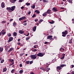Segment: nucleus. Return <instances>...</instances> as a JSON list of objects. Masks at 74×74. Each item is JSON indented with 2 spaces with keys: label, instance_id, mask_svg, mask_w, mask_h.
<instances>
[{
  "label": "nucleus",
  "instance_id": "1",
  "mask_svg": "<svg viewBox=\"0 0 74 74\" xmlns=\"http://www.w3.org/2000/svg\"><path fill=\"white\" fill-rule=\"evenodd\" d=\"M36 55H32L30 56L31 58L32 59H35L37 58Z\"/></svg>",
  "mask_w": 74,
  "mask_h": 74
},
{
  "label": "nucleus",
  "instance_id": "2",
  "mask_svg": "<svg viewBox=\"0 0 74 74\" xmlns=\"http://www.w3.org/2000/svg\"><path fill=\"white\" fill-rule=\"evenodd\" d=\"M68 33V32L67 31H65V32H62L63 34L62 36L63 37H66V35Z\"/></svg>",
  "mask_w": 74,
  "mask_h": 74
},
{
  "label": "nucleus",
  "instance_id": "3",
  "mask_svg": "<svg viewBox=\"0 0 74 74\" xmlns=\"http://www.w3.org/2000/svg\"><path fill=\"white\" fill-rule=\"evenodd\" d=\"M38 56H39L40 57H42L44 56V54L42 53H39L37 54Z\"/></svg>",
  "mask_w": 74,
  "mask_h": 74
},
{
  "label": "nucleus",
  "instance_id": "4",
  "mask_svg": "<svg viewBox=\"0 0 74 74\" xmlns=\"http://www.w3.org/2000/svg\"><path fill=\"white\" fill-rule=\"evenodd\" d=\"M47 39H50V40H53L52 36L51 35L48 36L47 38Z\"/></svg>",
  "mask_w": 74,
  "mask_h": 74
},
{
  "label": "nucleus",
  "instance_id": "5",
  "mask_svg": "<svg viewBox=\"0 0 74 74\" xmlns=\"http://www.w3.org/2000/svg\"><path fill=\"white\" fill-rule=\"evenodd\" d=\"M13 40V38L12 37H10L9 38V40L8 41V42H11V41H12Z\"/></svg>",
  "mask_w": 74,
  "mask_h": 74
},
{
  "label": "nucleus",
  "instance_id": "6",
  "mask_svg": "<svg viewBox=\"0 0 74 74\" xmlns=\"http://www.w3.org/2000/svg\"><path fill=\"white\" fill-rule=\"evenodd\" d=\"M18 32L20 34H22L24 33V31H23V30H19L18 31Z\"/></svg>",
  "mask_w": 74,
  "mask_h": 74
},
{
  "label": "nucleus",
  "instance_id": "7",
  "mask_svg": "<svg viewBox=\"0 0 74 74\" xmlns=\"http://www.w3.org/2000/svg\"><path fill=\"white\" fill-rule=\"evenodd\" d=\"M15 9V6H13L11 7V11H13L14 10V9Z\"/></svg>",
  "mask_w": 74,
  "mask_h": 74
},
{
  "label": "nucleus",
  "instance_id": "8",
  "mask_svg": "<svg viewBox=\"0 0 74 74\" xmlns=\"http://www.w3.org/2000/svg\"><path fill=\"white\" fill-rule=\"evenodd\" d=\"M53 11L54 12H56V11H58V10H57L56 8L54 7L53 8Z\"/></svg>",
  "mask_w": 74,
  "mask_h": 74
},
{
  "label": "nucleus",
  "instance_id": "9",
  "mask_svg": "<svg viewBox=\"0 0 74 74\" xmlns=\"http://www.w3.org/2000/svg\"><path fill=\"white\" fill-rule=\"evenodd\" d=\"M45 70L46 71V72H48V71H49V70H50V68H48V67H47L45 68Z\"/></svg>",
  "mask_w": 74,
  "mask_h": 74
},
{
  "label": "nucleus",
  "instance_id": "10",
  "mask_svg": "<svg viewBox=\"0 0 74 74\" xmlns=\"http://www.w3.org/2000/svg\"><path fill=\"white\" fill-rule=\"evenodd\" d=\"M25 18L26 17L25 16H23L21 18H20L19 19V21H22V20H23V19H25Z\"/></svg>",
  "mask_w": 74,
  "mask_h": 74
},
{
  "label": "nucleus",
  "instance_id": "11",
  "mask_svg": "<svg viewBox=\"0 0 74 74\" xmlns=\"http://www.w3.org/2000/svg\"><path fill=\"white\" fill-rule=\"evenodd\" d=\"M1 7L2 8H4L5 7V4L4 3L2 2L1 4Z\"/></svg>",
  "mask_w": 74,
  "mask_h": 74
},
{
  "label": "nucleus",
  "instance_id": "12",
  "mask_svg": "<svg viewBox=\"0 0 74 74\" xmlns=\"http://www.w3.org/2000/svg\"><path fill=\"white\" fill-rule=\"evenodd\" d=\"M47 14H51V10H49L47 11Z\"/></svg>",
  "mask_w": 74,
  "mask_h": 74
},
{
  "label": "nucleus",
  "instance_id": "13",
  "mask_svg": "<svg viewBox=\"0 0 74 74\" xmlns=\"http://www.w3.org/2000/svg\"><path fill=\"white\" fill-rule=\"evenodd\" d=\"M17 0H11L10 1V2L12 3H15V1H16Z\"/></svg>",
  "mask_w": 74,
  "mask_h": 74
},
{
  "label": "nucleus",
  "instance_id": "14",
  "mask_svg": "<svg viewBox=\"0 0 74 74\" xmlns=\"http://www.w3.org/2000/svg\"><path fill=\"white\" fill-rule=\"evenodd\" d=\"M37 27V26H35L34 27L33 30L34 32H35L36 30V28Z\"/></svg>",
  "mask_w": 74,
  "mask_h": 74
},
{
  "label": "nucleus",
  "instance_id": "15",
  "mask_svg": "<svg viewBox=\"0 0 74 74\" xmlns=\"http://www.w3.org/2000/svg\"><path fill=\"white\" fill-rule=\"evenodd\" d=\"M6 10H8L9 11H11V8L10 7H7Z\"/></svg>",
  "mask_w": 74,
  "mask_h": 74
},
{
  "label": "nucleus",
  "instance_id": "16",
  "mask_svg": "<svg viewBox=\"0 0 74 74\" xmlns=\"http://www.w3.org/2000/svg\"><path fill=\"white\" fill-rule=\"evenodd\" d=\"M61 69H62V68L61 66H59L57 67V70H61Z\"/></svg>",
  "mask_w": 74,
  "mask_h": 74
},
{
  "label": "nucleus",
  "instance_id": "17",
  "mask_svg": "<svg viewBox=\"0 0 74 74\" xmlns=\"http://www.w3.org/2000/svg\"><path fill=\"white\" fill-rule=\"evenodd\" d=\"M16 35H17V33L16 32H14L13 33V36L15 37V36H16Z\"/></svg>",
  "mask_w": 74,
  "mask_h": 74
},
{
  "label": "nucleus",
  "instance_id": "18",
  "mask_svg": "<svg viewBox=\"0 0 74 74\" xmlns=\"http://www.w3.org/2000/svg\"><path fill=\"white\" fill-rule=\"evenodd\" d=\"M3 51V48L0 47V53H1V51Z\"/></svg>",
  "mask_w": 74,
  "mask_h": 74
},
{
  "label": "nucleus",
  "instance_id": "19",
  "mask_svg": "<svg viewBox=\"0 0 74 74\" xmlns=\"http://www.w3.org/2000/svg\"><path fill=\"white\" fill-rule=\"evenodd\" d=\"M12 50H13V48H11L8 50V52H10V51H12Z\"/></svg>",
  "mask_w": 74,
  "mask_h": 74
},
{
  "label": "nucleus",
  "instance_id": "20",
  "mask_svg": "<svg viewBox=\"0 0 74 74\" xmlns=\"http://www.w3.org/2000/svg\"><path fill=\"white\" fill-rule=\"evenodd\" d=\"M47 12H46L44 13H43L42 14V15L43 16H45V15H47Z\"/></svg>",
  "mask_w": 74,
  "mask_h": 74
},
{
  "label": "nucleus",
  "instance_id": "21",
  "mask_svg": "<svg viewBox=\"0 0 74 74\" xmlns=\"http://www.w3.org/2000/svg\"><path fill=\"white\" fill-rule=\"evenodd\" d=\"M54 21H50L49 22V23H50L51 24H53V23H54Z\"/></svg>",
  "mask_w": 74,
  "mask_h": 74
},
{
  "label": "nucleus",
  "instance_id": "22",
  "mask_svg": "<svg viewBox=\"0 0 74 74\" xmlns=\"http://www.w3.org/2000/svg\"><path fill=\"white\" fill-rule=\"evenodd\" d=\"M31 7L33 8V9H34L35 8V5H34L31 6Z\"/></svg>",
  "mask_w": 74,
  "mask_h": 74
},
{
  "label": "nucleus",
  "instance_id": "23",
  "mask_svg": "<svg viewBox=\"0 0 74 74\" xmlns=\"http://www.w3.org/2000/svg\"><path fill=\"white\" fill-rule=\"evenodd\" d=\"M11 62L12 63V64H14V60L12 59L11 60Z\"/></svg>",
  "mask_w": 74,
  "mask_h": 74
},
{
  "label": "nucleus",
  "instance_id": "24",
  "mask_svg": "<svg viewBox=\"0 0 74 74\" xmlns=\"http://www.w3.org/2000/svg\"><path fill=\"white\" fill-rule=\"evenodd\" d=\"M42 21H43V20L42 19H41L39 21V23H40H40H41V22H42Z\"/></svg>",
  "mask_w": 74,
  "mask_h": 74
},
{
  "label": "nucleus",
  "instance_id": "25",
  "mask_svg": "<svg viewBox=\"0 0 74 74\" xmlns=\"http://www.w3.org/2000/svg\"><path fill=\"white\" fill-rule=\"evenodd\" d=\"M30 37H27V38H26V40H29V39H30Z\"/></svg>",
  "mask_w": 74,
  "mask_h": 74
},
{
  "label": "nucleus",
  "instance_id": "26",
  "mask_svg": "<svg viewBox=\"0 0 74 74\" xmlns=\"http://www.w3.org/2000/svg\"><path fill=\"white\" fill-rule=\"evenodd\" d=\"M23 70H21L19 71V73H20L21 74V73H23Z\"/></svg>",
  "mask_w": 74,
  "mask_h": 74
},
{
  "label": "nucleus",
  "instance_id": "27",
  "mask_svg": "<svg viewBox=\"0 0 74 74\" xmlns=\"http://www.w3.org/2000/svg\"><path fill=\"white\" fill-rule=\"evenodd\" d=\"M14 71H15V69H12L11 71V73H14Z\"/></svg>",
  "mask_w": 74,
  "mask_h": 74
},
{
  "label": "nucleus",
  "instance_id": "28",
  "mask_svg": "<svg viewBox=\"0 0 74 74\" xmlns=\"http://www.w3.org/2000/svg\"><path fill=\"white\" fill-rule=\"evenodd\" d=\"M62 50H63V51H64V49H63L62 48H61L60 49V51H62Z\"/></svg>",
  "mask_w": 74,
  "mask_h": 74
},
{
  "label": "nucleus",
  "instance_id": "29",
  "mask_svg": "<svg viewBox=\"0 0 74 74\" xmlns=\"http://www.w3.org/2000/svg\"><path fill=\"white\" fill-rule=\"evenodd\" d=\"M35 12H36V13H37V14H39L40 13V11H38V10H36L35 11Z\"/></svg>",
  "mask_w": 74,
  "mask_h": 74
},
{
  "label": "nucleus",
  "instance_id": "30",
  "mask_svg": "<svg viewBox=\"0 0 74 74\" xmlns=\"http://www.w3.org/2000/svg\"><path fill=\"white\" fill-rule=\"evenodd\" d=\"M43 1L44 2V3H47V2H48V1H46L45 0H43Z\"/></svg>",
  "mask_w": 74,
  "mask_h": 74
},
{
  "label": "nucleus",
  "instance_id": "31",
  "mask_svg": "<svg viewBox=\"0 0 74 74\" xmlns=\"http://www.w3.org/2000/svg\"><path fill=\"white\" fill-rule=\"evenodd\" d=\"M40 69H41V70H42L43 71H44V70H45V69H44L43 68L41 67L40 68Z\"/></svg>",
  "mask_w": 74,
  "mask_h": 74
},
{
  "label": "nucleus",
  "instance_id": "32",
  "mask_svg": "<svg viewBox=\"0 0 74 74\" xmlns=\"http://www.w3.org/2000/svg\"><path fill=\"white\" fill-rule=\"evenodd\" d=\"M3 71L5 72L6 71H7V69L6 68L3 69Z\"/></svg>",
  "mask_w": 74,
  "mask_h": 74
},
{
  "label": "nucleus",
  "instance_id": "33",
  "mask_svg": "<svg viewBox=\"0 0 74 74\" xmlns=\"http://www.w3.org/2000/svg\"><path fill=\"white\" fill-rule=\"evenodd\" d=\"M25 4L26 5L28 6V5H30V3H26Z\"/></svg>",
  "mask_w": 74,
  "mask_h": 74
},
{
  "label": "nucleus",
  "instance_id": "34",
  "mask_svg": "<svg viewBox=\"0 0 74 74\" xmlns=\"http://www.w3.org/2000/svg\"><path fill=\"white\" fill-rule=\"evenodd\" d=\"M6 23V21H3L2 22V23Z\"/></svg>",
  "mask_w": 74,
  "mask_h": 74
},
{
  "label": "nucleus",
  "instance_id": "35",
  "mask_svg": "<svg viewBox=\"0 0 74 74\" xmlns=\"http://www.w3.org/2000/svg\"><path fill=\"white\" fill-rule=\"evenodd\" d=\"M38 45H34V48H36V47H38Z\"/></svg>",
  "mask_w": 74,
  "mask_h": 74
},
{
  "label": "nucleus",
  "instance_id": "36",
  "mask_svg": "<svg viewBox=\"0 0 74 74\" xmlns=\"http://www.w3.org/2000/svg\"><path fill=\"white\" fill-rule=\"evenodd\" d=\"M1 33H2V35H4L6 33V32H2Z\"/></svg>",
  "mask_w": 74,
  "mask_h": 74
},
{
  "label": "nucleus",
  "instance_id": "37",
  "mask_svg": "<svg viewBox=\"0 0 74 74\" xmlns=\"http://www.w3.org/2000/svg\"><path fill=\"white\" fill-rule=\"evenodd\" d=\"M33 63V61H30L29 62V63H30V64H32V63Z\"/></svg>",
  "mask_w": 74,
  "mask_h": 74
},
{
  "label": "nucleus",
  "instance_id": "38",
  "mask_svg": "<svg viewBox=\"0 0 74 74\" xmlns=\"http://www.w3.org/2000/svg\"><path fill=\"white\" fill-rule=\"evenodd\" d=\"M64 56H63L60 58V59H64Z\"/></svg>",
  "mask_w": 74,
  "mask_h": 74
},
{
  "label": "nucleus",
  "instance_id": "39",
  "mask_svg": "<svg viewBox=\"0 0 74 74\" xmlns=\"http://www.w3.org/2000/svg\"><path fill=\"white\" fill-rule=\"evenodd\" d=\"M4 60H2L1 62V63H3L4 62Z\"/></svg>",
  "mask_w": 74,
  "mask_h": 74
},
{
  "label": "nucleus",
  "instance_id": "40",
  "mask_svg": "<svg viewBox=\"0 0 74 74\" xmlns=\"http://www.w3.org/2000/svg\"><path fill=\"white\" fill-rule=\"evenodd\" d=\"M27 64H29V63H30V61H26V62Z\"/></svg>",
  "mask_w": 74,
  "mask_h": 74
},
{
  "label": "nucleus",
  "instance_id": "41",
  "mask_svg": "<svg viewBox=\"0 0 74 74\" xmlns=\"http://www.w3.org/2000/svg\"><path fill=\"white\" fill-rule=\"evenodd\" d=\"M23 1V0H19V2H20V3H21Z\"/></svg>",
  "mask_w": 74,
  "mask_h": 74
},
{
  "label": "nucleus",
  "instance_id": "42",
  "mask_svg": "<svg viewBox=\"0 0 74 74\" xmlns=\"http://www.w3.org/2000/svg\"><path fill=\"white\" fill-rule=\"evenodd\" d=\"M8 37H11V34H9L8 35Z\"/></svg>",
  "mask_w": 74,
  "mask_h": 74
},
{
  "label": "nucleus",
  "instance_id": "43",
  "mask_svg": "<svg viewBox=\"0 0 74 74\" xmlns=\"http://www.w3.org/2000/svg\"><path fill=\"white\" fill-rule=\"evenodd\" d=\"M64 64H62L61 65V67H64Z\"/></svg>",
  "mask_w": 74,
  "mask_h": 74
},
{
  "label": "nucleus",
  "instance_id": "44",
  "mask_svg": "<svg viewBox=\"0 0 74 74\" xmlns=\"http://www.w3.org/2000/svg\"><path fill=\"white\" fill-rule=\"evenodd\" d=\"M68 1L69 2V3H72V2H71V0H69Z\"/></svg>",
  "mask_w": 74,
  "mask_h": 74
},
{
  "label": "nucleus",
  "instance_id": "45",
  "mask_svg": "<svg viewBox=\"0 0 74 74\" xmlns=\"http://www.w3.org/2000/svg\"><path fill=\"white\" fill-rule=\"evenodd\" d=\"M13 26H15L16 25V23H13Z\"/></svg>",
  "mask_w": 74,
  "mask_h": 74
},
{
  "label": "nucleus",
  "instance_id": "46",
  "mask_svg": "<svg viewBox=\"0 0 74 74\" xmlns=\"http://www.w3.org/2000/svg\"><path fill=\"white\" fill-rule=\"evenodd\" d=\"M36 16V14H34L33 16H32V18H34V16Z\"/></svg>",
  "mask_w": 74,
  "mask_h": 74
},
{
  "label": "nucleus",
  "instance_id": "47",
  "mask_svg": "<svg viewBox=\"0 0 74 74\" xmlns=\"http://www.w3.org/2000/svg\"><path fill=\"white\" fill-rule=\"evenodd\" d=\"M13 21V19H11L10 20V22H12V21Z\"/></svg>",
  "mask_w": 74,
  "mask_h": 74
},
{
  "label": "nucleus",
  "instance_id": "48",
  "mask_svg": "<svg viewBox=\"0 0 74 74\" xmlns=\"http://www.w3.org/2000/svg\"><path fill=\"white\" fill-rule=\"evenodd\" d=\"M35 22H37L38 21V19H36L34 20Z\"/></svg>",
  "mask_w": 74,
  "mask_h": 74
},
{
  "label": "nucleus",
  "instance_id": "49",
  "mask_svg": "<svg viewBox=\"0 0 74 74\" xmlns=\"http://www.w3.org/2000/svg\"><path fill=\"white\" fill-rule=\"evenodd\" d=\"M33 51V52H36L37 51V49H35Z\"/></svg>",
  "mask_w": 74,
  "mask_h": 74
},
{
  "label": "nucleus",
  "instance_id": "50",
  "mask_svg": "<svg viewBox=\"0 0 74 74\" xmlns=\"http://www.w3.org/2000/svg\"><path fill=\"white\" fill-rule=\"evenodd\" d=\"M26 25H27V23H24L23 24V25L24 26H26Z\"/></svg>",
  "mask_w": 74,
  "mask_h": 74
},
{
  "label": "nucleus",
  "instance_id": "51",
  "mask_svg": "<svg viewBox=\"0 0 74 74\" xmlns=\"http://www.w3.org/2000/svg\"><path fill=\"white\" fill-rule=\"evenodd\" d=\"M69 44H71V43H72V41H70L69 42Z\"/></svg>",
  "mask_w": 74,
  "mask_h": 74
},
{
  "label": "nucleus",
  "instance_id": "52",
  "mask_svg": "<svg viewBox=\"0 0 74 74\" xmlns=\"http://www.w3.org/2000/svg\"><path fill=\"white\" fill-rule=\"evenodd\" d=\"M71 67H72V68H73V67H74V65H71Z\"/></svg>",
  "mask_w": 74,
  "mask_h": 74
},
{
  "label": "nucleus",
  "instance_id": "53",
  "mask_svg": "<svg viewBox=\"0 0 74 74\" xmlns=\"http://www.w3.org/2000/svg\"><path fill=\"white\" fill-rule=\"evenodd\" d=\"M44 44H48V42H45L44 43Z\"/></svg>",
  "mask_w": 74,
  "mask_h": 74
},
{
  "label": "nucleus",
  "instance_id": "54",
  "mask_svg": "<svg viewBox=\"0 0 74 74\" xmlns=\"http://www.w3.org/2000/svg\"><path fill=\"white\" fill-rule=\"evenodd\" d=\"M21 9H22V10H23V8H24V7H23V6H22L21 8Z\"/></svg>",
  "mask_w": 74,
  "mask_h": 74
},
{
  "label": "nucleus",
  "instance_id": "55",
  "mask_svg": "<svg viewBox=\"0 0 74 74\" xmlns=\"http://www.w3.org/2000/svg\"><path fill=\"white\" fill-rule=\"evenodd\" d=\"M22 64H20V67H22Z\"/></svg>",
  "mask_w": 74,
  "mask_h": 74
},
{
  "label": "nucleus",
  "instance_id": "56",
  "mask_svg": "<svg viewBox=\"0 0 74 74\" xmlns=\"http://www.w3.org/2000/svg\"><path fill=\"white\" fill-rule=\"evenodd\" d=\"M4 32V30L3 29V30H2V31H1V33Z\"/></svg>",
  "mask_w": 74,
  "mask_h": 74
},
{
  "label": "nucleus",
  "instance_id": "57",
  "mask_svg": "<svg viewBox=\"0 0 74 74\" xmlns=\"http://www.w3.org/2000/svg\"><path fill=\"white\" fill-rule=\"evenodd\" d=\"M25 22H27V20H26L25 21H24V23H25Z\"/></svg>",
  "mask_w": 74,
  "mask_h": 74
},
{
  "label": "nucleus",
  "instance_id": "58",
  "mask_svg": "<svg viewBox=\"0 0 74 74\" xmlns=\"http://www.w3.org/2000/svg\"><path fill=\"white\" fill-rule=\"evenodd\" d=\"M30 13H31V12H29L28 13V15H30Z\"/></svg>",
  "mask_w": 74,
  "mask_h": 74
},
{
  "label": "nucleus",
  "instance_id": "59",
  "mask_svg": "<svg viewBox=\"0 0 74 74\" xmlns=\"http://www.w3.org/2000/svg\"><path fill=\"white\" fill-rule=\"evenodd\" d=\"M29 33H28L26 35V36H29Z\"/></svg>",
  "mask_w": 74,
  "mask_h": 74
},
{
  "label": "nucleus",
  "instance_id": "60",
  "mask_svg": "<svg viewBox=\"0 0 74 74\" xmlns=\"http://www.w3.org/2000/svg\"><path fill=\"white\" fill-rule=\"evenodd\" d=\"M12 64H12H12L10 65L9 66H12Z\"/></svg>",
  "mask_w": 74,
  "mask_h": 74
},
{
  "label": "nucleus",
  "instance_id": "61",
  "mask_svg": "<svg viewBox=\"0 0 74 74\" xmlns=\"http://www.w3.org/2000/svg\"><path fill=\"white\" fill-rule=\"evenodd\" d=\"M30 74H34L33 72H31L30 73Z\"/></svg>",
  "mask_w": 74,
  "mask_h": 74
},
{
  "label": "nucleus",
  "instance_id": "62",
  "mask_svg": "<svg viewBox=\"0 0 74 74\" xmlns=\"http://www.w3.org/2000/svg\"><path fill=\"white\" fill-rule=\"evenodd\" d=\"M21 40V39H18V41H20V40Z\"/></svg>",
  "mask_w": 74,
  "mask_h": 74
},
{
  "label": "nucleus",
  "instance_id": "63",
  "mask_svg": "<svg viewBox=\"0 0 74 74\" xmlns=\"http://www.w3.org/2000/svg\"><path fill=\"white\" fill-rule=\"evenodd\" d=\"M61 4H63V2H61Z\"/></svg>",
  "mask_w": 74,
  "mask_h": 74
},
{
  "label": "nucleus",
  "instance_id": "64",
  "mask_svg": "<svg viewBox=\"0 0 74 74\" xmlns=\"http://www.w3.org/2000/svg\"><path fill=\"white\" fill-rule=\"evenodd\" d=\"M71 74H74V72H72Z\"/></svg>",
  "mask_w": 74,
  "mask_h": 74
}]
</instances>
